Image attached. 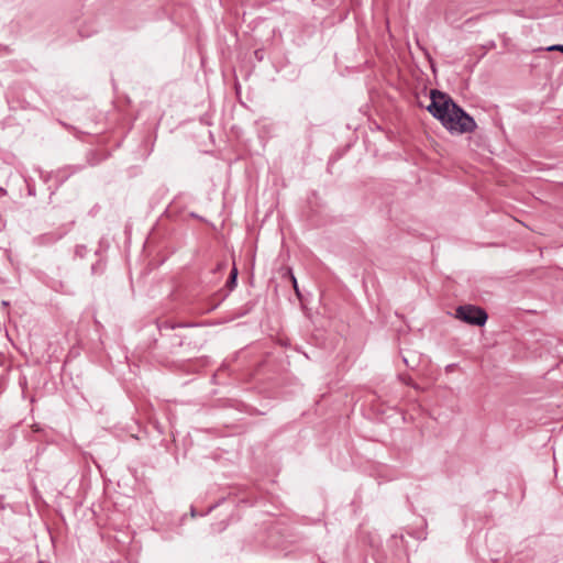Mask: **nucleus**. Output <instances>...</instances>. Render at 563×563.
<instances>
[{
	"label": "nucleus",
	"mask_w": 563,
	"mask_h": 563,
	"mask_svg": "<svg viewBox=\"0 0 563 563\" xmlns=\"http://www.w3.org/2000/svg\"><path fill=\"white\" fill-rule=\"evenodd\" d=\"M550 51H559L563 53V45H553L549 48Z\"/></svg>",
	"instance_id": "obj_5"
},
{
	"label": "nucleus",
	"mask_w": 563,
	"mask_h": 563,
	"mask_svg": "<svg viewBox=\"0 0 563 563\" xmlns=\"http://www.w3.org/2000/svg\"><path fill=\"white\" fill-rule=\"evenodd\" d=\"M238 277V269L235 267L232 268L230 274L229 284L230 286H234Z\"/></svg>",
	"instance_id": "obj_3"
},
{
	"label": "nucleus",
	"mask_w": 563,
	"mask_h": 563,
	"mask_svg": "<svg viewBox=\"0 0 563 563\" xmlns=\"http://www.w3.org/2000/svg\"><path fill=\"white\" fill-rule=\"evenodd\" d=\"M289 274H290V278H291V283L294 285V288L295 290L298 292V286H297V279L296 277L291 274V272L289 271Z\"/></svg>",
	"instance_id": "obj_4"
},
{
	"label": "nucleus",
	"mask_w": 563,
	"mask_h": 563,
	"mask_svg": "<svg viewBox=\"0 0 563 563\" xmlns=\"http://www.w3.org/2000/svg\"><path fill=\"white\" fill-rule=\"evenodd\" d=\"M455 317L468 324L479 327L484 325L488 318L484 309L473 305L460 306L455 311Z\"/></svg>",
	"instance_id": "obj_2"
},
{
	"label": "nucleus",
	"mask_w": 563,
	"mask_h": 563,
	"mask_svg": "<svg viewBox=\"0 0 563 563\" xmlns=\"http://www.w3.org/2000/svg\"><path fill=\"white\" fill-rule=\"evenodd\" d=\"M431 102L427 110L438 119L451 133H470L475 131L476 122L450 96L439 90H431Z\"/></svg>",
	"instance_id": "obj_1"
},
{
	"label": "nucleus",
	"mask_w": 563,
	"mask_h": 563,
	"mask_svg": "<svg viewBox=\"0 0 563 563\" xmlns=\"http://www.w3.org/2000/svg\"><path fill=\"white\" fill-rule=\"evenodd\" d=\"M2 306H3V307H8V306H9V302H8V301H5V300H3V301H2Z\"/></svg>",
	"instance_id": "obj_6"
}]
</instances>
